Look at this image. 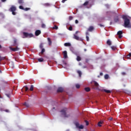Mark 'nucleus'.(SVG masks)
<instances>
[{
  "instance_id": "obj_23",
  "label": "nucleus",
  "mask_w": 131,
  "mask_h": 131,
  "mask_svg": "<svg viewBox=\"0 0 131 131\" xmlns=\"http://www.w3.org/2000/svg\"><path fill=\"white\" fill-rule=\"evenodd\" d=\"M34 88V86H33V85H31L30 88V91H31V92H32V91H33Z\"/></svg>"
},
{
  "instance_id": "obj_12",
  "label": "nucleus",
  "mask_w": 131,
  "mask_h": 131,
  "mask_svg": "<svg viewBox=\"0 0 131 131\" xmlns=\"http://www.w3.org/2000/svg\"><path fill=\"white\" fill-rule=\"evenodd\" d=\"M40 33H41V31H40L39 30H37L35 32V35L36 36H38Z\"/></svg>"
},
{
  "instance_id": "obj_41",
  "label": "nucleus",
  "mask_w": 131,
  "mask_h": 131,
  "mask_svg": "<svg viewBox=\"0 0 131 131\" xmlns=\"http://www.w3.org/2000/svg\"><path fill=\"white\" fill-rule=\"evenodd\" d=\"M73 19V17L72 16H69V20L70 21H71Z\"/></svg>"
},
{
  "instance_id": "obj_51",
  "label": "nucleus",
  "mask_w": 131,
  "mask_h": 131,
  "mask_svg": "<svg viewBox=\"0 0 131 131\" xmlns=\"http://www.w3.org/2000/svg\"><path fill=\"white\" fill-rule=\"evenodd\" d=\"M6 95L7 97H8V98H10V94H6Z\"/></svg>"
},
{
  "instance_id": "obj_59",
  "label": "nucleus",
  "mask_w": 131,
  "mask_h": 131,
  "mask_svg": "<svg viewBox=\"0 0 131 131\" xmlns=\"http://www.w3.org/2000/svg\"><path fill=\"white\" fill-rule=\"evenodd\" d=\"M3 47H2V45H0V49H2Z\"/></svg>"
},
{
  "instance_id": "obj_32",
  "label": "nucleus",
  "mask_w": 131,
  "mask_h": 131,
  "mask_svg": "<svg viewBox=\"0 0 131 131\" xmlns=\"http://www.w3.org/2000/svg\"><path fill=\"white\" fill-rule=\"evenodd\" d=\"M24 105L25 106H26V107H29V104L27 102H25Z\"/></svg>"
},
{
  "instance_id": "obj_35",
  "label": "nucleus",
  "mask_w": 131,
  "mask_h": 131,
  "mask_svg": "<svg viewBox=\"0 0 131 131\" xmlns=\"http://www.w3.org/2000/svg\"><path fill=\"white\" fill-rule=\"evenodd\" d=\"M76 89H79V88H80V85H79V84H76Z\"/></svg>"
},
{
  "instance_id": "obj_7",
  "label": "nucleus",
  "mask_w": 131,
  "mask_h": 131,
  "mask_svg": "<svg viewBox=\"0 0 131 131\" xmlns=\"http://www.w3.org/2000/svg\"><path fill=\"white\" fill-rule=\"evenodd\" d=\"M75 125L77 128H79V129H83V127H84L83 125H79V123L78 122H76Z\"/></svg>"
},
{
  "instance_id": "obj_53",
  "label": "nucleus",
  "mask_w": 131,
  "mask_h": 131,
  "mask_svg": "<svg viewBox=\"0 0 131 131\" xmlns=\"http://www.w3.org/2000/svg\"><path fill=\"white\" fill-rule=\"evenodd\" d=\"M4 83H5V84H8V82L7 81H3Z\"/></svg>"
},
{
  "instance_id": "obj_3",
  "label": "nucleus",
  "mask_w": 131,
  "mask_h": 131,
  "mask_svg": "<svg viewBox=\"0 0 131 131\" xmlns=\"http://www.w3.org/2000/svg\"><path fill=\"white\" fill-rule=\"evenodd\" d=\"M93 82L94 83V85L93 86L92 89L93 90H100V85H99V83L97 82L96 81H93Z\"/></svg>"
},
{
  "instance_id": "obj_1",
  "label": "nucleus",
  "mask_w": 131,
  "mask_h": 131,
  "mask_svg": "<svg viewBox=\"0 0 131 131\" xmlns=\"http://www.w3.org/2000/svg\"><path fill=\"white\" fill-rule=\"evenodd\" d=\"M122 18L123 20H124V25L123 26L124 27H125L126 28H130V20L127 17V16L126 15H123L122 16Z\"/></svg>"
},
{
  "instance_id": "obj_38",
  "label": "nucleus",
  "mask_w": 131,
  "mask_h": 131,
  "mask_svg": "<svg viewBox=\"0 0 131 131\" xmlns=\"http://www.w3.org/2000/svg\"><path fill=\"white\" fill-rule=\"evenodd\" d=\"M41 28H46V25L45 24H41Z\"/></svg>"
},
{
  "instance_id": "obj_60",
  "label": "nucleus",
  "mask_w": 131,
  "mask_h": 131,
  "mask_svg": "<svg viewBox=\"0 0 131 131\" xmlns=\"http://www.w3.org/2000/svg\"><path fill=\"white\" fill-rule=\"evenodd\" d=\"M84 52H86V49H84Z\"/></svg>"
},
{
  "instance_id": "obj_33",
  "label": "nucleus",
  "mask_w": 131,
  "mask_h": 131,
  "mask_svg": "<svg viewBox=\"0 0 131 131\" xmlns=\"http://www.w3.org/2000/svg\"><path fill=\"white\" fill-rule=\"evenodd\" d=\"M83 5V6H88L89 5V1L85 2Z\"/></svg>"
},
{
  "instance_id": "obj_6",
  "label": "nucleus",
  "mask_w": 131,
  "mask_h": 131,
  "mask_svg": "<svg viewBox=\"0 0 131 131\" xmlns=\"http://www.w3.org/2000/svg\"><path fill=\"white\" fill-rule=\"evenodd\" d=\"M9 49L11 51H12V52H17L20 50V48H18V46L15 47V48L10 47Z\"/></svg>"
},
{
  "instance_id": "obj_27",
  "label": "nucleus",
  "mask_w": 131,
  "mask_h": 131,
  "mask_svg": "<svg viewBox=\"0 0 131 131\" xmlns=\"http://www.w3.org/2000/svg\"><path fill=\"white\" fill-rule=\"evenodd\" d=\"M38 62H43V59L42 58H39L38 59Z\"/></svg>"
},
{
  "instance_id": "obj_43",
  "label": "nucleus",
  "mask_w": 131,
  "mask_h": 131,
  "mask_svg": "<svg viewBox=\"0 0 131 131\" xmlns=\"http://www.w3.org/2000/svg\"><path fill=\"white\" fill-rule=\"evenodd\" d=\"M86 38L87 41H89L90 40V38L88 37V36H86Z\"/></svg>"
},
{
  "instance_id": "obj_37",
  "label": "nucleus",
  "mask_w": 131,
  "mask_h": 131,
  "mask_svg": "<svg viewBox=\"0 0 131 131\" xmlns=\"http://www.w3.org/2000/svg\"><path fill=\"white\" fill-rule=\"evenodd\" d=\"M25 89V92H27V91H28L29 90V89L28 88V87H27V86H24Z\"/></svg>"
},
{
  "instance_id": "obj_39",
  "label": "nucleus",
  "mask_w": 131,
  "mask_h": 131,
  "mask_svg": "<svg viewBox=\"0 0 131 131\" xmlns=\"http://www.w3.org/2000/svg\"><path fill=\"white\" fill-rule=\"evenodd\" d=\"M3 60H5V57H2L0 56V62L1 61H3Z\"/></svg>"
},
{
  "instance_id": "obj_30",
  "label": "nucleus",
  "mask_w": 131,
  "mask_h": 131,
  "mask_svg": "<svg viewBox=\"0 0 131 131\" xmlns=\"http://www.w3.org/2000/svg\"><path fill=\"white\" fill-rule=\"evenodd\" d=\"M104 78L105 79H108V78H109V75L108 74L105 75Z\"/></svg>"
},
{
  "instance_id": "obj_50",
  "label": "nucleus",
  "mask_w": 131,
  "mask_h": 131,
  "mask_svg": "<svg viewBox=\"0 0 131 131\" xmlns=\"http://www.w3.org/2000/svg\"><path fill=\"white\" fill-rule=\"evenodd\" d=\"M75 23L76 24H78V20L77 19H76Z\"/></svg>"
},
{
  "instance_id": "obj_13",
  "label": "nucleus",
  "mask_w": 131,
  "mask_h": 131,
  "mask_svg": "<svg viewBox=\"0 0 131 131\" xmlns=\"http://www.w3.org/2000/svg\"><path fill=\"white\" fill-rule=\"evenodd\" d=\"M63 58L64 59H67V58H68V56H67V51H64L63 52Z\"/></svg>"
},
{
  "instance_id": "obj_25",
  "label": "nucleus",
  "mask_w": 131,
  "mask_h": 131,
  "mask_svg": "<svg viewBox=\"0 0 131 131\" xmlns=\"http://www.w3.org/2000/svg\"><path fill=\"white\" fill-rule=\"evenodd\" d=\"M70 50L71 52H72V53H74V52H75V50H74V48H73V47H71Z\"/></svg>"
},
{
  "instance_id": "obj_16",
  "label": "nucleus",
  "mask_w": 131,
  "mask_h": 131,
  "mask_svg": "<svg viewBox=\"0 0 131 131\" xmlns=\"http://www.w3.org/2000/svg\"><path fill=\"white\" fill-rule=\"evenodd\" d=\"M74 39H76V40H79V37H78L77 35L74 34Z\"/></svg>"
},
{
  "instance_id": "obj_47",
  "label": "nucleus",
  "mask_w": 131,
  "mask_h": 131,
  "mask_svg": "<svg viewBox=\"0 0 131 131\" xmlns=\"http://www.w3.org/2000/svg\"><path fill=\"white\" fill-rule=\"evenodd\" d=\"M98 25H99V26H100V27H104V26L103 25H102V24H99Z\"/></svg>"
},
{
  "instance_id": "obj_15",
  "label": "nucleus",
  "mask_w": 131,
  "mask_h": 131,
  "mask_svg": "<svg viewBox=\"0 0 131 131\" xmlns=\"http://www.w3.org/2000/svg\"><path fill=\"white\" fill-rule=\"evenodd\" d=\"M103 123H104V121L101 120L99 122H98V126L99 127H101V126H102V124H103Z\"/></svg>"
},
{
  "instance_id": "obj_46",
  "label": "nucleus",
  "mask_w": 131,
  "mask_h": 131,
  "mask_svg": "<svg viewBox=\"0 0 131 131\" xmlns=\"http://www.w3.org/2000/svg\"><path fill=\"white\" fill-rule=\"evenodd\" d=\"M85 34L86 36H88V35H90V33L88 31L85 33Z\"/></svg>"
},
{
  "instance_id": "obj_54",
  "label": "nucleus",
  "mask_w": 131,
  "mask_h": 131,
  "mask_svg": "<svg viewBox=\"0 0 131 131\" xmlns=\"http://www.w3.org/2000/svg\"><path fill=\"white\" fill-rule=\"evenodd\" d=\"M66 1H67V0H62V3H65V2H66Z\"/></svg>"
},
{
  "instance_id": "obj_57",
  "label": "nucleus",
  "mask_w": 131,
  "mask_h": 131,
  "mask_svg": "<svg viewBox=\"0 0 131 131\" xmlns=\"http://www.w3.org/2000/svg\"><path fill=\"white\" fill-rule=\"evenodd\" d=\"M78 31H77L76 32V34H77V33H78Z\"/></svg>"
},
{
  "instance_id": "obj_62",
  "label": "nucleus",
  "mask_w": 131,
  "mask_h": 131,
  "mask_svg": "<svg viewBox=\"0 0 131 131\" xmlns=\"http://www.w3.org/2000/svg\"><path fill=\"white\" fill-rule=\"evenodd\" d=\"M54 109H55V107H53V110H52V111H53V110H54Z\"/></svg>"
},
{
  "instance_id": "obj_44",
  "label": "nucleus",
  "mask_w": 131,
  "mask_h": 131,
  "mask_svg": "<svg viewBox=\"0 0 131 131\" xmlns=\"http://www.w3.org/2000/svg\"><path fill=\"white\" fill-rule=\"evenodd\" d=\"M25 11H29V10H30V8H26L25 9H24Z\"/></svg>"
},
{
  "instance_id": "obj_22",
  "label": "nucleus",
  "mask_w": 131,
  "mask_h": 131,
  "mask_svg": "<svg viewBox=\"0 0 131 131\" xmlns=\"http://www.w3.org/2000/svg\"><path fill=\"white\" fill-rule=\"evenodd\" d=\"M107 45H108V46H111L112 45V42L111 41H110V40H108L106 42Z\"/></svg>"
},
{
  "instance_id": "obj_64",
  "label": "nucleus",
  "mask_w": 131,
  "mask_h": 131,
  "mask_svg": "<svg viewBox=\"0 0 131 131\" xmlns=\"http://www.w3.org/2000/svg\"><path fill=\"white\" fill-rule=\"evenodd\" d=\"M98 77H100V76H98Z\"/></svg>"
},
{
  "instance_id": "obj_52",
  "label": "nucleus",
  "mask_w": 131,
  "mask_h": 131,
  "mask_svg": "<svg viewBox=\"0 0 131 131\" xmlns=\"http://www.w3.org/2000/svg\"><path fill=\"white\" fill-rule=\"evenodd\" d=\"M2 3H5V2H7V0H1Z\"/></svg>"
},
{
  "instance_id": "obj_4",
  "label": "nucleus",
  "mask_w": 131,
  "mask_h": 131,
  "mask_svg": "<svg viewBox=\"0 0 131 131\" xmlns=\"http://www.w3.org/2000/svg\"><path fill=\"white\" fill-rule=\"evenodd\" d=\"M17 10V8L14 6H12L11 8L9 9V11L12 12V15H16V12H15Z\"/></svg>"
},
{
  "instance_id": "obj_61",
  "label": "nucleus",
  "mask_w": 131,
  "mask_h": 131,
  "mask_svg": "<svg viewBox=\"0 0 131 131\" xmlns=\"http://www.w3.org/2000/svg\"><path fill=\"white\" fill-rule=\"evenodd\" d=\"M83 68H86V67H83Z\"/></svg>"
},
{
  "instance_id": "obj_20",
  "label": "nucleus",
  "mask_w": 131,
  "mask_h": 131,
  "mask_svg": "<svg viewBox=\"0 0 131 131\" xmlns=\"http://www.w3.org/2000/svg\"><path fill=\"white\" fill-rule=\"evenodd\" d=\"M18 4H19V5H23V4H24V1H23V0H18Z\"/></svg>"
},
{
  "instance_id": "obj_58",
  "label": "nucleus",
  "mask_w": 131,
  "mask_h": 131,
  "mask_svg": "<svg viewBox=\"0 0 131 131\" xmlns=\"http://www.w3.org/2000/svg\"><path fill=\"white\" fill-rule=\"evenodd\" d=\"M5 111H6V112H9V110H6Z\"/></svg>"
},
{
  "instance_id": "obj_49",
  "label": "nucleus",
  "mask_w": 131,
  "mask_h": 131,
  "mask_svg": "<svg viewBox=\"0 0 131 131\" xmlns=\"http://www.w3.org/2000/svg\"><path fill=\"white\" fill-rule=\"evenodd\" d=\"M121 74H122V75H125V74H126V73H125V72H122L121 73Z\"/></svg>"
},
{
  "instance_id": "obj_17",
  "label": "nucleus",
  "mask_w": 131,
  "mask_h": 131,
  "mask_svg": "<svg viewBox=\"0 0 131 131\" xmlns=\"http://www.w3.org/2000/svg\"><path fill=\"white\" fill-rule=\"evenodd\" d=\"M64 47H71V43L69 42H66L64 44Z\"/></svg>"
},
{
  "instance_id": "obj_14",
  "label": "nucleus",
  "mask_w": 131,
  "mask_h": 131,
  "mask_svg": "<svg viewBox=\"0 0 131 131\" xmlns=\"http://www.w3.org/2000/svg\"><path fill=\"white\" fill-rule=\"evenodd\" d=\"M48 45L49 47H51L52 46V40L50 38H48Z\"/></svg>"
},
{
  "instance_id": "obj_8",
  "label": "nucleus",
  "mask_w": 131,
  "mask_h": 131,
  "mask_svg": "<svg viewBox=\"0 0 131 131\" xmlns=\"http://www.w3.org/2000/svg\"><path fill=\"white\" fill-rule=\"evenodd\" d=\"M12 47H18V41L17 40V39L16 38L13 39Z\"/></svg>"
},
{
  "instance_id": "obj_9",
  "label": "nucleus",
  "mask_w": 131,
  "mask_h": 131,
  "mask_svg": "<svg viewBox=\"0 0 131 131\" xmlns=\"http://www.w3.org/2000/svg\"><path fill=\"white\" fill-rule=\"evenodd\" d=\"M122 31H119L117 32V35L119 36L118 37L119 38H122Z\"/></svg>"
},
{
  "instance_id": "obj_36",
  "label": "nucleus",
  "mask_w": 131,
  "mask_h": 131,
  "mask_svg": "<svg viewBox=\"0 0 131 131\" xmlns=\"http://www.w3.org/2000/svg\"><path fill=\"white\" fill-rule=\"evenodd\" d=\"M53 29H56V30H58V26H57L56 25H54Z\"/></svg>"
},
{
  "instance_id": "obj_56",
  "label": "nucleus",
  "mask_w": 131,
  "mask_h": 131,
  "mask_svg": "<svg viewBox=\"0 0 131 131\" xmlns=\"http://www.w3.org/2000/svg\"><path fill=\"white\" fill-rule=\"evenodd\" d=\"M46 6H50V4L48 3L46 4Z\"/></svg>"
},
{
  "instance_id": "obj_48",
  "label": "nucleus",
  "mask_w": 131,
  "mask_h": 131,
  "mask_svg": "<svg viewBox=\"0 0 131 131\" xmlns=\"http://www.w3.org/2000/svg\"><path fill=\"white\" fill-rule=\"evenodd\" d=\"M85 123H86V125H89V121L85 120Z\"/></svg>"
},
{
  "instance_id": "obj_10",
  "label": "nucleus",
  "mask_w": 131,
  "mask_h": 131,
  "mask_svg": "<svg viewBox=\"0 0 131 131\" xmlns=\"http://www.w3.org/2000/svg\"><path fill=\"white\" fill-rule=\"evenodd\" d=\"M63 91H64V89H63V88L62 87L58 88L57 90V93H63Z\"/></svg>"
},
{
  "instance_id": "obj_34",
  "label": "nucleus",
  "mask_w": 131,
  "mask_h": 131,
  "mask_svg": "<svg viewBox=\"0 0 131 131\" xmlns=\"http://www.w3.org/2000/svg\"><path fill=\"white\" fill-rule=\"evenodd\" d=\"M131 57V53H129L128 54V55H127L126 57H127V59H129V57Z\"/></svg>"
},
{
  "instance_id": "obj_2",
  "label": "nucleus",
  "mask_w": 131,
  "mask_h": 131,
  "mask_svg": "<svg viewBox=\"0 0 131 131\" xmlns=\"http://www.w3.org/2000/svg\"><path fill=\"white\" fill-rule=\"evenodd\" d=\"M61 115L63 116L64 118H68V117H70V114H67V108H64L60 111Z\"/></svg>"
},
{
  "instance_id": "obj_42",
  "label": "nucleus",
  "mask_w": 131,
  "mask_h": 131,
  "mask_svg": "<svg viewBox=\"0 0 131 131\" xmlns=\"http://www.w3.org/2000/svg\"><path fill=\"white\" fill-rule=\"evenodd\" d=\"M72 29L73 28L72 26L69 27V30H70V31H72Z\"/></svg>"
},
{
  "instance_id": "obj_21",
  "label": "nucleus",
  "mask_w": 131,
  "mask_h": 131,
  "mask_svg": "<svg viewBox=\"0 0 131 131\" xmlns=\"http://www.w3.org/2000/svg\"><path fill=\"white\" fill-rule=\"evenodd\" d=\"M84 90H85V92H89L91 91V88L87 87V88H85Z\"/></svg>"
},
{
  "instance_id": "obj_45",
  "label": "nucleus",
  "mask_w": 131,
  "mask_h": 131,
  "mask_svg": "<svg viewBox=\"0 0 131 131\" xmlns=\"http://www.w3.org/2000/svg\"><path fill=\"white\" fill-rule=\"evenodd\" d=\"M108 120H110V121H112V120H113V118L111 117L108 119Z\"/></svg>"
},
{
  "instance_id": "obj_11",
  "label": "nucleus",
  "mask_w": 131,
  "mask_h": 131,
  "mask_svg": "<svg viewBox=\"0 0 131 131\" xmlns=\"http://www.w3.org/2000/svg\"><path fill=\"white\" fill-rule=\"evenodd\" d=\"M94 29H95V28L94 26H90L88 29V31H89L90 32H92V31H94Z\"/></svg>"
},
{
  "instance_id": "obj_24",
  "label": "nucleus",
  "mask_w": 131,
  "mask_h": 131,
  "mask_svg": "<svg viewBox=\"0 0 131 131\" xmlns=\"http://www.w3.org/2000/svg\"><path fill=\"white\" fill-rule=\"evenodd\" d=\"M77 73L79 74V76L80 77H81V74H82V73H81V71H77Z\"/></svg>"
},
{
  "instance_id": "obj_19",
  "label": "nucleus",
  "mask_w": 131,
  "mask_h": 131,
  "mask_svg": "<svg viewBox=\"0 0 131 131\" xmlns=\"http://www.w3.org/2000/svg\"><path fill=\"white\" fill-rule=\"evenodd\" d=\"M103 91L105 92V93H106L107 94H110V93H111V91L106 89H103Z\"/></svg>"
},
{
  "instance_id": "obj_55",
  "label": "nucleus",
  "mask_w": 131,
  "mask_h": 131,
  "mask_svg": "<svg viewBox=\"0 0 131 131\" xmlns=\"http://www.w3.org/2000/svg\"><path fill=\"white\" fill-rule=\"evenodd\" d=\"M100 75L101 76H103V73H100Z\"/></svg>"
},
{
  "instance_id": "obj_26",
  "label": "nucleus",
  "mask_w": 131,
  "mask_h": 131,
  "mask_svg": "<svg viewBox=\"0 0 131 131\" xmlns=\"http://www.w3.org/2000/svg\"><path fill=\"white\" fill-rule=\"evenodd\" d=\"M77 61H81V57H80V56H78L77 57Z\"/></svg>"
},
{
  "instance_id": "obj_5",
  "label": "nucleus",
  "mask_w": 131,
  "mask_h": 131,
  "mask_svg": "<svg viewBox=\"0 0 131 131\" xmlns=\"http://www.w3.org/2000/svg\"><path fill=\"white\" fill-rule=\"evenodd\" d=\"M23 34H24V36L25 37H29V38L33 37V34H32V33H27V32H24Z\"/></svg>"
},
{
  "instance_id": "obj_29",
  "label": "nucleus",
  "mask_w": 131,
  "mask_h": 131,
  "mask_svg": "<svg viewBox=\"0 0 131 131\" xmlns=\"http://www.w3.org/2000/svg\"><path fill=\"white\" fill-rule=\"evenodd\" d=\"M45 52H46V50L44 48H42L41 51V54L42 55V54H43V53H45Z\"/></svg>"
},
{
  "instance_id": "obj_28",
  "label": "nucleus",
  "mask_w": 131,
  "mask_h": 131,
  "mask_svg": "<svg viewBox=\"0 0 131 131\" xmlns=\"http://www.w3.org/2000/svg\"><path fill=\"white\" fill-rule=\"evenodd\" d=\"M40 49H43V43H41L39 45Z\"/></svg>"
},
{
  "instance_id": "obj_31",
  "label": "nucleus",
  "mask_w": 131,
  "mask_h": 131,
  "mask_svg": "<svg viewBox=\"0 0 131 131\" xmlns=\"http://www.w3.org/2000/svg\"><path fill=\"white\" fill-rule=\"evenodd\" d=\"M111 49H112V50H113V51H115V50H116V47H115V46H112L111 47Z\"/></svg>"
},
{
  "instance_id": "obj_40",
  "label": "nucleus",
  "mask_w": 131,
  "mask_h": 131,
  "mask_svg": "<svg viewBox=\"0 0 131 131\" xmlns=\"http://www.w3.org/2000/svg\"><path fill=\"white\" fill-rule=\"evenodd\" d=\"M19 8L20 10H24V7L22 6H19Z\"/></svg>"
},
{
  "instance_id": "obj_18",
  "label": "nucleus",
  "mask_w": 131,
  "mask_h": 131,
  "mask_svg": "<svg viewBox=\"0 0 131 131\" xmlns=\"http://www.w3.org/2000/svg\"><path fill=\"white\" fill-rule=\"evenodd\" d=\"M114 21L116 23L119 22V17L118 16L114 18Z\"/></svg>"
},
{
  "instance_id": "obj_63",
  "label": "nucleus",
  "mask_w": 131,
  "mask_h": 131,
  "mask_svg": "<svg viewBox=\"0 0 131 131\" xmlns=\"http://www.w3.org/2000/svg\"><path fill=\"white\" fill-rule=\"evenodd\" d=\"M79 64V65H81V63H80Z\"/></svg>"
}]
</instances>
